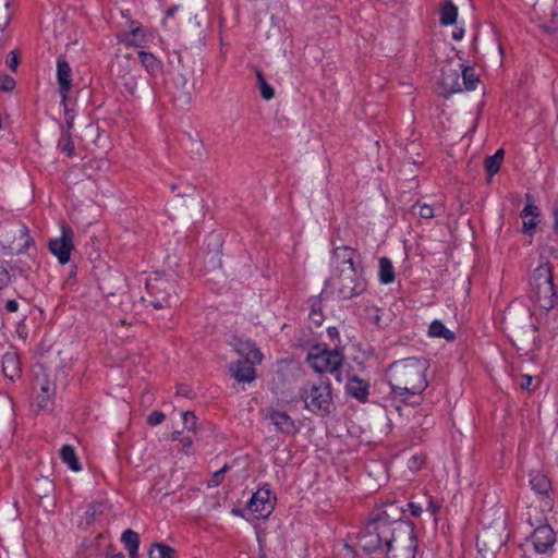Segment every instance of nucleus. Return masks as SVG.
<instances>
[{
    "label": "nucleus",
    "mask_w": 558,
    "mask_h": 558,
    "mask_svg": "<svg viewBox=\"0 0 558 558\" xmlns=\"http://www.w3.org/2000/svg\"><path fill=\"white\" fill-rule=\"evenodd\" d=\"M413 214H417L423 219H432L441 216L445 213V207L441 203L429 205L417 201L412 207Z\"/></svg>",
    "instance_id": "23"
},
{
    "label": "nucleus",
    "mask_w": 558,
    "mask_h": 558,
    "mask_svg": "<svg viewBox=\"0 0 558 558\" xmlns=\"http://www.w3.org/2000/svg\"><path fill=\"white\" fill-rule=\"evenodd\" d=\"M533 377L531 375L524 374L521 376L520 386L522 389L530 390L532 386Z\"/></svg>",
    "instance_id": "53"
},
{
    "label": "nucleus",
    "mask_w": 558,
    "mask_h": 558,
    "mask_svg": "<svg viewBox=\"0 0 558 558\" xmlns=\"http://www.w3.org/2000/svg\"><path fill=\"white\" fill-rule=\"evenodd\" d=\"M520 216L523 220V231L531 233L537 225L538 208L533 204H527Z\"/></svg>",
    "instance_id": "27"
},
{
    "label": "nucleus",
    "mask_w": 558,
    "mask_h": 558,
    "mask_svg": "<svg viewBox=\"0 0 558 558\" xmlns=\"http://www.w3.org/2000/svg\"><path fill=\"white\" fill-rule=\"evenodd\" d=\"M328 333L331 338H335V337H338L339 336V332L337 330L336 327H329L328 328Z\"/></svg>",
    "instance_id": "61"
},
{
    "label": "nucleus",
    "mask_w": 558,
    "mask_h": 558,
    "mask_svg": "<svg viewBox=\"0 0 558 558\" xmlns=\"http://www.w3.org/2000/svg\"><path fill=\"white\" fill-rule=\"evenodd\" d=\"M440 84L448 93H460L463 90L460 73L456 69L444 68L441 71Z\"/></svg>",
    "instance_id": "20"
},
{
    "label": "nucleus",
    "mask_w": 558,
    "mask_h": 558,
    "mask_svg": "<svg viewBox=\"0 0 558 558\" xmlns=\"http://www.w3.org/2000/svg\"><path fill=\"white\" fill-rule=\"evenodd\" d=\"M275 502L271 493L267 488L257 489L247 502V510L255 514V518H267L274 510Z\"/></svg>",
    "instance_id": "11"
},
{
    "label": "nucleus",
    "mask_w": 558,
    "mask_h": 558,
    "mask_svg": "<svg viewBox=\"0 0 558 558\" xmlns=\"http://www.w3.org/2000/svg\"><path fill=\"white\" fill-rule=\"evenodd\" d=\"M554 216H555L554 231H555L556 235L558 236V207L555 209Z\"/></svg>",
    "instance_id": "60"
},
{
    "label": "nucleus",
    "mask_w": 558,
    "mask_h": 558,
    "mask_svg": "<svg viewBox=\"0 0 558 558\" xmlns=\"http://www.w3.org/2000/svg\"><path fill=\"white\" fill-rule=\"evenodd\" d=\"M233 345L240 355L245 359H253V362L257 364L262 363L264 357L263 353L253 341L248 339H236Z\"/></svg>",
    "instance_id": "21"
},
{
    "label": "nucleus",
    "mask_w": 558,
    "mask_h": 558,
    "mask_svg": "<svg viewBox=\"0 0 558 558\" xmlns=\"http://www.w3.org/2000/svg\"><path fill=\"white\" fill-rule=\"evenodd\" d=\"M299 396L304 408L316 415H326L332 410L331 387L328 383H308L300 389Z\"/></svg>",
    "instance_id": "3"
},
{
    "label": "nucleus",
    "mask_w": 558,
    "mask_h": 558,
    "mask_svg": "<svg viewBox=\"0 0 558 558\" xmlns=\"http://www.w3.org/2000/svg\"><path fill=\"white\" fill-rule=\"evenodd\" d=\"M48 246L60 264H66L73 250V232L69 228L62 227L61 236L50 240Z\"/></svg>",
    "instance_id": "12"
},
{
    "label": "nucleus",
    "mask_w": 558,
    "mask_h": 558,
    "mask_svg": "<svg viewBox=\"0 0 558 558\" xmlns=\"http://www.w3.org/2000/svg\"><path fill=\"white\" fill-rule=\"evenodd\" d=\"M452 38L454 40H461L464 36V28L462 27H457L453 32H452Z\"/></svg>",
    "instance_id": "58"
},
{
    "label": "nucleus",
    "mask_w": 558,
    "mask_h": 558,
    "mask_svg": "<svg viewBox=\"0 0 558 558\" xmlns=\"http://www.w3.org/2000/svg\"><path fill=\"white\" fill-rule=\"evenodd\" d=\"M57 82L62 106L68 101L72 88V68L64 54L57 58Z\"/></svg>",
    "instance_id": "14"
},
{
    "label": "nucleus",
    "mask_w": 558,
    "mask_h": 558,
    "mask_svg": "<svg viewBox=\"0 0 558 558\" xmlns=\"http://www.w3.org/2000/svg\"><path fill=\"white\" fill-rule=\"evenodd\" d=\"M531 286L533 298L538 306L546 312L551 310L557 303V293L549 264H542L534 270Z\"/></svg>",
    "instance_id": "4"
},
{
    "label": "nucleus",
    "mask_w": 558,
    "mask_h": 558,
    "mask_svg": "<svg viewBox=\"0 0 558 558\" xmlns=\"http://www.w3.org/2000/svg\"><path fill=\"white\" fill-rule=\"evenodd\" d=\"M227 469H228V466L225 465L222 469L215 472L208 482V487L218 486L222 482V478H223V475H225Z\"/></svg>",
    "instance_id": "45"
},
{
    "label": "nucleus",
    "mask_w": 558,
    "mask_h": 558,
    "mask_svg": "<svg viewBox=\"0 0 558 558\" xmlns=\"http://www.w3.org/2000/svg\"><path fill=\"white\" fill-rule=\"evenodd\" d=\"M4 308L7 312L9 313H15L17 312L19 310V303L16 300H8L5 303H4Z\"/></svg>",
    "instance_id": "54"
},
{
    "label": "nucleus",
    "mask_w": 558,
    "mask_h": 558,
    "mask_svg": "<svg viewBox=\"0 0 558 558\" xmlns=\"http://www.w3.org/2000/svg\"><path fill=\"white\" fill-rule=\"evenodd\" d=\"M11 259L9 258V251H5L2 247V242H0V291L11 282L13 276Z\"/></svg>",
    "instance_id": "22"
},
{
    "label": "nucleus",
    "mask_w": 558,
    "mask_h": 558,
    "mask_svg": "<svg viewBox=\"0 0 558 558\" xmlns=\"http://www.w3.org/2000/svg\"><path fill=\"white\" fill-rule=\"evenodd\" d=\"M171 437H172L173 440L180 441L181 437H183V436H182L181 432H173Z\"/></svg>",
    "instance_id": "62"
},
{
    "label": "nucleus",
    "mask_w": 558,
    "mask_h": 558,
    "mask_svg": "<svg viewBox=\"0 0 558 558\" xmlns=\"http://www.w3.org/2000/svg\"><path fill=\"white\" fill-rule=\"evenodd\" d=\"M146 289L150 298L148 302L156 310L169 308L178 302L174 282L165 277L149 278Z\"/></svg>",
    "instance_id": "7"
},
{
    "label": "nucleus",
    "mask_w": 558,
    "mask_h": 558,
    "mask_svg": "<svg viewBox=\"0 0 558 558\" xmlns=\"http://www.w3.org/2000/svg\"><path fill=\"white\" fill-rule=\"evenodd\" d=\"M440 508L441 505L437 500L429 498L427 510L430 511L432 514H436L440 510Z\"/></svg>",
    "instance_id": "55"
},
{
    "label": "nucleus",
    "mask_w": 558,
    "mask_h": 558,
    "mask_svg": "<svg viewBox=\"0 0 558 558\" xmlns=\"http://www.w3.org/2000/svg\"><path fill=\"white\" fill-rule=\"evenodd\" d=\"M174 555L172 547L160 543L154 544L148 553L149 558H174Z\"/></svg>",
    "instance_id": "35"
},
{
    "label": "nucleus",
    "mask_w": 558,
    "mask_h": 558,
    "mask_svg": "<svg viewBox=\"0 0 558 558\" xmlns=\"http://www.w3.org/2000/svg\"><path fill=\"white\" fill-rule=\"evenodd\" d=\"M182 62V57H181V53L179 51H173L170 56H169V64L173 68L179 66Z\"/></svg>",
    "instance_id": "50"
},
{
    "label": "nucleus",
    "mask_w": 558,
    "mask_h": 558,
    "mask_svg": "<svg viewBox=\"0 0 558 558\" xmlns=\"http://www.w3.org/2000/svg\"><path fill=\"white\" fill-rule=\"evenodd\" d=\"M379 280L384 284L391 283L395 280L393 266L388 257L379 259Z\"/></svg>",
    "instance_id": "32"
},
{
    "label": "nucleus",
    "mask_w": 558,
    "mask_h": 558,
    "mask_svg": "<svg viewBox=\"0 0 558 558\" xmlns=\"http://www.w3.org/2000/svg\"><path fill=\"white\" fill-rule=\"evenodd\" d=\"M426 359L408 357L391 363L387 369L388 383L397 396L421 395L428 386Z\"/></svg>",
    "instance_id": "1"
},
{
    "label": "nucleus",
    "mask_w": 558,
    "mask_h": 558,
    "mask_svg": "<svg viewBox=\"0 0 558 558\" xmlns=\"http://www.w3.org/2000/svg\"><path fill=\"white\" fill-rule=\"evenodd\" d=\"M10 0H0V32H2L11 20Z\"/></svg>",
    "instance_id": "39"
},
{
    "label": "nucleus",
    "mask_w": 558,
    "mask_h": 558,
    "mask_svg": "<svg viewBox=\"0 0 558 558\" xmlns=\"http://www.w3.org/2000/svg\"><path fill=\"white\" fill-rule=\"evenodd\" d=\"M356 255V251L350 246H338L333 250L331 256V267L332 272H338L340 269H344L345 266H351V268H356L354 266V257Z\"/></svg>",
    "instance_id": "16"
},
{
    "label": "nucleus",
    "mask_w": 558,
    "mask_h": 558,
    "mask_svg": "<svg viewBox=\"0 0 558 558\" xmlns=\"http://www.w3.org/2000/svg\"><path fill=\"white\" fill-rule=\"evenodd\" d=\"M458 16V8L451 2L447 1L440 7V24L448 26L456 23Z\"/></svg>",
    "instance_id": "30"
},
{
    "label": "nucleus",
    "mask_w": 558,
    "mask_h": 558,
    "mask_svg": "<svg viewBox=\"0 0 558 558\" xmlns=\"http://www.w3.org/2000/svg\"><path fill=\"white\" fill-rule=\"evenodd\" d=\"M2 372L10 380L14 381L21 377V363L15 351H9L2 356Z\"/></svg>",
    "instance_id": "18"
},
{
    "label": "nucleus",
    "mask_w": 558,
    "mask_h": 558,
    "mask_svg": "<svg viewBox=\"0 0 558 558\" xmlns=\"http://www.w3.org/2000/svg\"><path fill=\"white\" fill-rule=\"evenodd\" d=\"M504 159V150L498 149L493 156H489L485 160V168L488 175L494 177L500 169Z\"/></svg>",
    "instance_id": "34"
},
{
    "label": "nucleus",
    "mask_w": 558,
    "mask_h": 558,
    "mask_svg": "<svg viewBox=\"0 0 558 558\" xmlns=\"http://www.w3.org/2000/svg\"><path fill=\"white\" fill-rule=\"evenodd\" d=\"M61 153L65 154L68 157H73L75 154V146L71 137V133L69 131H62L61 138L58 144Z\"/></svg>",
    "instance_id": "36"
},
{
    "label": "nucleus",
    "mask_w": 558,
    "mask_h": 558,
    "mask_svg": "<svg viewBox=\"0 0 558 558\" xmlns=\"http://www.w3.org/2000/svg\"><path fill=\"white\" fill-rule=\"evenodd\" d=\"M165 414L161 411H153L148 417L147 423L151 426L161 424L165 421Z\"/></svg>",
    "instance_id": "46"
},
{
    "label": "nucleus",
    "mask_w": 558,
    "mask_h": 558,
    "mask_svg": "<svg viewBox=\"0 0 558 558\" xmlns=\"http://www.w3.org/2000/svg\"><path fill=\"white\" fill-rule=\"evenodd\" d=\"M386 548L387 558H415L417 539L414 526L411 523H399L395 526Z\"/></svg>",
    "instance_id": "5"
},
{
    "label": "nucleus",
    "mask_w": 558,
    "mask_h": 558,
    "mask_svg": "<svg viewBox=\"0 0 558 558\" xmlns=\"http://www.w3.org/2000/svg\"><path fill=\"white\" fill-rule=\"evenodd\" d=\"M404 510L397 502L385 504L377 515L373 519L375 522H384L388 526H397L399 523H409L402 520Z\"/></svg>",
    "instance_id": "15"
},
{
    "label": "nucleus",
    "mask_w": 558,
    "mask_h": 558,
    "mask_svg": "<svg viewBox=\"0 0 558 558\" xmlns=\"http://www.w3.org/2000/svg\"><path fill=\"white\" fill-rule=\"evenodd\" d=\"M175 11H177V7H173V8L168 9L166 14H167V16H172Z\"/></svg>",
    "instance_id": "63"
},
{
    "label": "nucleus",
    "mask_w": 558,
    "mask_h": 558,
    "mask_svg": "<svg viewBox=\"0 0 558 558\" xmlns=\"http://www.w3.org/2000/svg\"><path fill=\"white\" fill-rule=\"evenodd\" d=\"M138 58L142 65L145 68V70L150 76L156 77L162 73V62L159 59H157L153 53L141 50L138 51Z\"/></svg>",
    "instance_id": "24"
},
{
    "label": "nucleus",
    "mask_w": 558,
    "mask_h": 558,
    "mask_svg": "<svg viewBox=\"0 0 558 558\" xmlns=\"http://www.w3.org/2000/svg\"><path fill=\"white\" fill-rule=\"evenodd\" d=\"M266 417L271 421L280 433L293 435L298 432L295 422L286 413L278 410L268 411Z\"/></svg>",
    "instance_id": "17"
},
{
    "label": "nucleus",
    "mask_w": 558,
    "mask_h": 558,
    "mask_svg": "<svg viewBox=\"0 0 558 558\" xmlns=\"http://www.w3.org/2000/svg\"><path fill=\"white\" fill-rule=\"evenodd\" d=\"M5 242L2 247L9 251V258L16 254H22L34 243L29 235L28 228L22 222H13L5 228Z\"/></svg>",
    "instance_id": "10"
},
{
    "label": "nucleus",
    "mask_w": 558,
    "mask_h": 558,
    "mask_svg": "<svg viewBox=\"0 0 558 558\" xmlns=\"http://www.w3.org/2000/svg\"><path fill=\"white\" fill-rule=\"evenodd\" d=\"M423 463H424V460L422 458L412 457L409 460V468L411 470H420L422 468Z\"/></svg>",
    "instance_id": "52"
},
{
    "label": "nucleus",
    "mask_w": 558,
    "mask_h": 558,
    "mask_svg": "<svg viewBox=\"0 0 558 558\" xmlns=\"http://www.w3.org/2000/svg\"><path fill=\"white\" fill-rule=\"evenodd\" d=\"M336 558H355V551L348 543L340 542L335 547Z\"/></svg>",
    "instance_id": "40"
},
{
    "label": "nucleus",
    "mask_w": 558,
    "mask_h": 558,
    "mask_svg": "<svg viewBox=\"0 0 558 558\" xmlns=\"http://www.w3.org/2000/svg\"><path fill=\"white\" fill-rule=\"evenodd\" d=\"M187 81H189V80H187V77H186V76H184V75H180L179 80L177 81V84H178L179 86H181L182 88H184V87L186 86V84H187Z\"/></svg>",
    "instance_id": "59"
},
{
    "label": "nucleus",
    "mask_w": 558,
    "mask_h": 558,
    "mask_svg": "<svg viewBox=\"0 0 558 558\" xmlns=\"http://www.w3.org/2000/svg\"><path fill=\"white\" fill-rule=\"evenodd\" d=\"M395 526L371 520L359 534V545L365 551H376L384 544L387 546V541L391 538Z\"/></svg>",
    "instance_id": "8"
},
{
    "label": "nucleus",
    "mask_w": 558,
    "mask_h": 558,
    "mask_svg": "<svg viewBox=\"0 0 558 558\" xmlns=\"http://www.w3.org/2000/svg\"><path fill=\"white\" fill-rule=\"evenodd\" d=\"M306 360L316 373H330L339 379L338 374L343 363V355L338 349L315 345L308 352Z\"/></svg>",
    "instance_id": "6"
},
{
    "label": "nucleus",
    "mask_w": 558,
    "mask_h": 558,
    "mask_svg": "<svg viewBox=\"0 0 558 558\" xmlns=\"http://www.w3.org/2000/svg\"><path fill=\"white\" fill-rule=\"evenodd\" d=\"M428 335L435 338H444L447 341H452L456 338L453 331L445 327L440 320H434L428 328Z\"/></svg>",
    "instance_id": "31"
},
{
    "label": "nucleus",
    "mask_w": 558,
    "mask_h": 558,
    "mask_svg": "<svg viewBox=\"0 0 558 558\" xmlns=\"http://www.w3.org/2000/svg\"><path fill=\"white\" fill-rule=\"evenodd\" d=\"M310 319L317 326H320L324 320V315L320 307H316V304L312 305V311L310 313Z\"/></svg>",
    "instance_id": "44"
},
{
    "label": "nucleus",
    "mask_w": 558,
    "mask_h": 558,
    "mask_svg": "<svg viewBox=\"0 0 558 558\" xmlns=\"http://www.w3.org/2000/svg\"><path fill=\"white\" fill-rule=\"evenodd\" d=\"M0 410L2 420L9 423L13 416V403L9 397H0Z\"/></svg>",
    "instance_id": "38"
},
{
    "label": "nucleus",
    "mask_w": 558,
    "mask_h": 558,
    "mask_svg": "<svg viewBox=\"0 0 558 558\" xmlns=\"http://www.w3.org/2000/svg\"><path fill=\"white\" fill-rule=\"evenodd\" d=\"M124 86L131 95H134L137 88V81L135 75L128 74L123 77Z\"/></svg>",
    "instance_id": "43"
},
{
    "label": "nucleus",
    "mask_w": 558,
    "mask_h": 558,
    "mask_svg": "<svg viewBox=\"0 0 558 558\" xmlns=\"http://www.w3.org/2000/svg\"><path fill=\"white\" fill-rule=\"evenodd\" d=\"M408 507H409V509L411 510V513L414 517H420L422 511H423L422 507L420 505H417V504H414V502H409Z\"/></svg>",
    "instance_id": "56"
},
{
    "label": "nucleus",
    "mask_w": 558,
    "mask_h": 558,
    "mask_svg": "<svg viewBox=\"0 0 558 558\" xmlns=\"http://www.w3.org/2000/svg\"><path fill=\"white\" fill-rule=\"evenodd\" d=\"M121 539L129 553V558H137L140 546L138 534L135 531L129 529L123 532Z\"/></svg>",
    "instance_id": "28"
},
{
    "label": "nucleus",
    "mask_w": 558,
    "mask_h": 558,
    "mask_svg": "<svg viewBox=\"0 0 558 558\" xmlns=\"http://www.w3.org/2000/svg\"><path fill=\"white\" fill-rule=\"evenodd\" d=\"M366 286L367 282L362 272L351 266L332 272L326 282V287L342 300H350L362 294L366 290Z\"/></svg>",
    "instance_id": "2"
},
{
    "label": "nucleus",
    "mask_w": 558,
    "mask_h": 558,
    "mask_svg": "<svg viewBox=\"0 0 558 558\" xmlns=\"http://www.w3.org/2000/svg\"><path fill=\"white\" fill-rule=\"evenodd\" d=\"M54 385L48 380L40 384V393L48 395L50 398L54 395Z\"/></svg>",
    "instance_id": "48"
},
{
    "label": "nucleus",
    "mask_w": 558,
    "mask_h": 558,
    "mask_svg": "<svg viewBox=\"0 0 558 558\" xmlns=\"http://www.w3.org/2000/svg\"><path fill=\"white\" fill-rule=\"evenodd\" d=\"M530 485L539 496L542 511H549L553 508V500L548 495L551 489L548 477L539 471H533L530 473Z\"/></svg>",
    "instance_id": "13"
},
{
    "label": "nucleus",
    "mask_w": 558,
    "mask_h": 558,
    "mask_svg": "<svg viewBox=\"0 0 558 558\" xmlns=\"http://www.w3.org/2000/svg\"><path fill=\"white\" fill-rule=\"evenodd\" d=\"M180 442L183 447L184 452L187 453L189 449L192 447L193 440L190 437L184 436L181 437Z\"/></svg>",
    "instance_id": "57"
},
{
    "label": "nucleus",
    "mask_w": 558,
    "mask_h": 558,
    "mask_svg": "<svg viewBox=\"0 0 558 558\" xmlns=\"http://www.w3.org/2000/svg\"><path fill=\"white\" fill-rule=\"evenodd\" d=\"M255 74L262 97L265 100H270L275 95L274 88L267 83L264 73L260 70L256 69Z\"/></svg>",
    "instance_id": "37"
},
{
    "label": "nucleus",
    "mask_w": 558,
    "mask_h": 558,
    "mask_svg": "<svg viewBox=\"0 0 558 558\" xmlns=\"http://www.w3.org/2000/svg\"><path fill=\"white\" fill-rule=\"evenodd\" d=\"M111 558H124L123 554L119 553L113 555Z\"/></svg>",
    "instance_id": "64"
},
{
    "label": "nucleus",
    "mask_w": 558,
    "mask_h": 558,
    "mask_svg": "<svg viewBox=\"0 0 558 558\" xmlns=\"http://www.w3.org/2000/svg\"><path fill=\"white\" fill-rule=\"evenodd\" d=\"M37 408L41 411H48L52 405V398L48 395L38 393L36 397Z\"/></svg>",
    "instance_id": "41"
},
{
    "label": "nucleus",
    "mask_w": 558,
    "mask_h": 558,
    "mask_svg": "<svg viewBox=\"0 0 558 558\" xmlns=\"http://www.w3.org/2000/svg\"><path fill=\"white\" fill-rule=\"evenodd\" d=\"M480 82L478 75L475 73L474 68L464 66L462 69L461 84L463 90H474Z\"/></svg>",
    "instance_id": "33"
},
{
    "label": "nucleus",
    "mask_w": 558,
    "mask_h": 558,
    "mask_svg": "<svg viewBox=\"0 0 558 558\" xmlns=\"http://www.w3.org/2000/svg\"><path fill=\"white\" fill-rule=\"evenodd\" d=\"M347 391L360 401H364L368 396V384L359 377H352L347 384Z\"/></svg>",
    "instance_id": "25"
},
{
    "label": "nucleus",
    "mask_w": 558,
    "mask_h": 558,
    "mask_svg": "<svg viewBox=\"0 0 558 558\" xmlns=\"http://www.w3.org/2000/svg\"><path fill=\"white\" fill-rule=\"evenodd\" d=\"M17 63H19V59H17V54L14 50H12L10 53H9V57L7 59V64L8 66L12 70V71H15L16 66H17Z\"/></svg>",
    "instance_id": "49"
},
{
    "label": "nucleus",
    "mask_w": 558,
    "mask_h": 558,
    "mask_svg": "<svg viewBox=\"0 0 558 558\" xmlns=\"http://www.w3.org/2000/svg\"><path fill=\"white\" fill-rule=\"evenodd\" d=\"M253 359H244L239 360L231 367L232 375L238 381H252L255 378V368H254Z\"/></svg>",
    "instance_id": "19"
},
{
    "label": "nucleus",
    "mask_w": 558,
    "mask_h": 558,
    "mask_svg": "<svg viewBox=\"0 0 558 558\" xmlns=\"http://www.w3.org/2000/svg\"><path fill=\"white\" fill-rule=\"evenodd\" d=\"M64 107V119H65V126L66 129L64 131H71V129L73 128V116L70 113L69 109H68V105L65 104Z\"/></svg>",
    "instance_id": "51"
},
{
    "label": "nucleus",
    "mask_w": 558,
    "mask_h": 558,
    "mask_svg": "<svg viewBox=\"0 0 558 558\" xmlns=\"http://www.w3.org/2000/svg\"><path fill=\"white\" fill-rule=\"evenodd\" d=\"M147 32L141 26H134L125 34L123 43L132 47H145L147 44Z\"/></svg>",
    "instance_id": "26"
},
{
    "label": "nucleus",
    "mask_w": 558,
    "mask_h": 558,
    "mask_svg": "<svg viewBox=\"0 0 558 558\" xmlns=\"http://www.w3.org/2000/svg\"><path fill=\"white\" fill-rule=\"evenodd\" d=\"M536 507L531 506L527 513V521L531 525L539 524L531 535V542L535 551L539 554L547 553L556 543V535L553 527L548 524H542L545 518L543 515H533Z\"/></svg>",
    "instance_id": "9"
},
{
    "label": "nucleus",
    "mask_w": 558,
    "mask_h": 558,
    "mask_svg": "<svg viewBox=\"0 0 558 558\" xmlns=\"http://www.w3.org/2000/svg\"><path fill=\"white\" fill-rule=\"evenodd\" d=\"M60 457L63 463H65L73 472L81 471V464L75 452V449L70 445H64L60 449Z\"/></svg>",
    "instance_id": "29"
},
{
    "label": "nucleus",
    "mask_w": 558,
    "mask_h": 558,
    "mask_svg": "<svg viewBox=\"0 0 558 558\" xmlns=\"http://www.w3.org/2000/svg\"><path fill=\"white\" fill-rule=\"evenodd\" d=\"M183 422L185 427L189 430H195L196 427V416L193 412L186 411L182 413Z\"/></svg>",
    "instance_id": "42"
},
{
    "label": "nucleus",
    "mask_w": 558,
    "mask_h": 558,
    "mask_svg": "<svg viewBox=\"0 0 558 558\" xmlns=\"http://www.w3.org/2000/svg\"><path fill=\"white\" fill-rule=\"evenodd\" d=\"M15 82L9 75L0 76V90H11L14 88Z\"/></svg>",
    "instance_id": "47"
}]
</instances>
